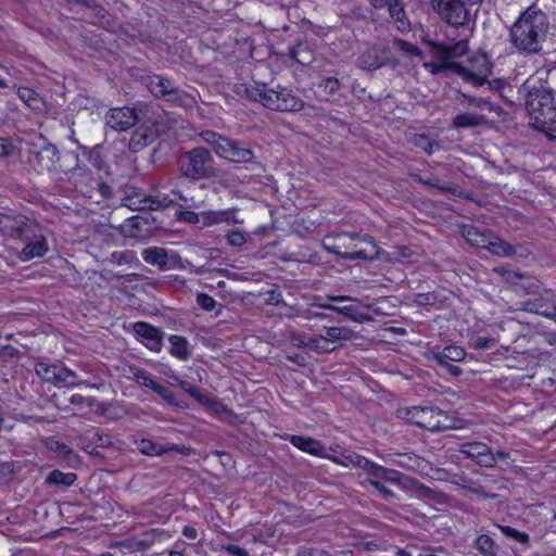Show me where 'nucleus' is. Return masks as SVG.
<instances>
[{
	"label": "nucleus",
	"mask_w": 556,
	"mask_h": 556,
	"mask_svg": "<svg viewBox=\"0 0 556 556\" xmlns=\"http://www.w3.org/2000/svg\"><path fill=\"white\" fill-rule=\"evenodd\" d=\"M53 384L59 388H74L80 386L92 387L86 381L79 380L75 371L64 366H59V369H56L55 380L53 381Z\"/></svg>",
	"instance_id": "nucleus-26"
},
{
	"label": "nucleus",
	"mask_w": 556,
	"mask_h": 556,
	"mask_svg": "<svg viewBox=\"0 0 556 556\" xmlns=\"http://www.w3.org/2000/svg\"><path fill=\"white\" fill-rule=\"evenodd\" d=\"M414 144L428 154L433 153V151L439 148V144L435 141L431 140L426 135L416 136L415 140H414Z\"/></svg>",
	"instance_id": "nucleus-45"
},
{
	"label": "nucleus",
	"mask_w": 556,
	"mask_h": 556,
	"mask_svg": "<svg viewBox=\"0 0 556 556\" xmlns=\"http://www.w3.org/2000/svg\"><path fill=\"white\" fill-rule=\"evenodd\" d=\"M300 316H302L303 318L305 319H325L326 318V315L323 314V313H316V312H313L311 309H306L304 311L302 314H300Z\"/></svg>",
	"instance_id": "nucleus-63"
},
{
	"label": "nucleus",
	"mask_w": 556,
	"mask_h": 556,
	"mask_svg": "<svg viewBox=\"0 0 556 556\" xmlns=\"http://www.w3.org/2000/svg\"><path fill=\"white\" fill-rule=\"evenodd\" d=\"M178 219L181 222H186L189 224H198L201 223L200 214H197L192 211H181L178 213Z\"/></svg>",
	"instance_id": "nucleus-56"
},
{
	"label": "nucleus",
	"mask_w": 556,
	"mask_h": 556,
	"mask_svg": "<svg viewBox=\"0 0 556 556\" xmlns=\"http://www.w3.org/2000/svg\"><path fill=\"white\" fill-rule=\"evenodd\" d=\"M59 366L60 365H49L47 363L40 362L36 364L35 371L37 376H39L42 380L53 383Z\"/></svg>",
	"instance_id": "nucleus-39"
},
{
	"label": "nucleus",
	"mask_w": 556,
	"mask_h": 556,
	"mask_svg": "<svg viewBox=\"0 0 556 556\" xmlns=\"http://www.w3.org/2000/svg\"><path fill=\"white\" fill-rule=\"evenodd\" d=\"M201 405L207 407L223 422L237 425L242 421L239 415L218 400L206 396V402H202Z\"/></svg>",
	"instance_id": "nucleus-22"
},
{
	"label": "nucleus",
	"mask_w": 556,
	"mask_h": 556,
	"mask_svg": "<svg viewBox=\"0 0 556 556\" xmlns=\"http://www.w3.org/2000/svg\"><path fill=\"white\" fill-rule=\"evenodd\" d=\"M476 547L477 549L484 556H495L496 554V547L493 542V540L486 535L482 534L479 535L476 540Z\"/></svg>",
	"instance_id": "nucleus-40"
},
{
	"label": "nucleus",
	"mask_w": 556,
	"mask_h": 556,
	"mask_svg": "<svg viewBox=\"0 0 556 556\" xmlns=\"http://www.w3.org/2000/svg\"><path fill=\"white\" fill-rule=\"evenodd\" d=\"M33 165L38 172H56L60 168V154L58 148L49 142H43L35 152Z\"/></svg>",
	"instance_id": "nucleus-14"
},
{
	"label": "nucleus",
	"mask_w": 556,
	"mask_h": 556,
	"mask_svg": "<svg viewBox=\"0 0 556 556\" xmlns=\"http://www.w3.org/2000/svg\"><path fill=\"white\" fill-rule=\"evenodd\" d=\"M485 118L479 114L462 113L454 117L453 126L456 128H470L482 125Z\"/></svg>",
	"instance_id": "nucleus-32"
},
{
	"label": "nucleus",
	"mask_w": 556,
	"mask_h": 556,
	"mask_svg": "<svg viewBox=\"0 0 556 556\" xmlns=\"http://www.w3.org/2000/svg\"><path fill=\"white\" fill-rule=\"evenodd\" d=\"M529 311L556 321V293L546 292L529 303Z\"/></svg>",
	"instance_id": "nucleus-20"
},
{
	"label": "nucleus",
	"mask_w": 556,
	"mask_h": 556,
	"mask_svg": "<svg viewBox=\"0 0 556 556\" xmlns=\"http://www.w3.org/2000/svg\"><path fill=\"white\" fill-rule=\"evenodd\" d=\"M548 20L545 13L533 8L526 10L510 28V41L520 53L534 54L542 50Z\"/></svg>",
	"instance_id": "nucleus-1"
},
{
	"label": "nucleus",
	"mask_w": 556,
	"mask_h": 556,
	"mask_svg": "<svg viewBox=\"0 0 556 556\" xmlns=\"http://www.w3.org/2000/svg\"><path fill=\"white\" fill-rule=\"evenodd\" d=\"M159 137V131L153 126L141 125L135 129L129 140V149L132 152H139L149 144L153 143Z\"/></svg>",
	"instance_id": "nucleus-19"
},
{
	"label": "nucleus",
	"mask_w": 556,
	"mask_h": 556,
	"mask_svg": "<svg viewBox=\"0 0 556 556\" xmlns=\"http://www.w3.org/2000/svg\"><path fill=\"white\" fill-rule=\"evenodd\" d=\"M138 117L134 109L124 106L109 111L105 116V124L116 131H124L134 126Z\"/></svg>",
	"instance_id": "nucleus-15"
},
{
	"label": "nucleus",
	"mask_w": 556,
	"mask_h": 556,
	"mask_svg": "<svg viewBox=\"0 0 556 556\" xmlns=\"http://www.w3.org/2000/svg\"><path fill=\"white\" fill-rule=\"evenodd\" d=\"M306 346L311 350L327 353L332 351V349L327 346L326 340L323 338V336L309 338L306 342Z\"/></svg>",
	"instance_id": "nucleus-48"
},
{
	"label": "nucleus",
	"mask_w": 556,
	"mask_h": 556,
	"mask_svg": "<svg viewBox=\"0 0 556 556\" xmlns=\"http://www.w3.org/2000/svg\"><path fill=\"white\" fill-rule=\"evenodd\" d=\"M174 203L168 197H153L142 192H135L125 199L124 205L132 211L160 210Z\"/></svg>",
	"instance_id": "nucleus-13"
},
{
	"label": "nucleus",
	"mask_w": 556,
	"mask_h": 556,
	"mask_svg": "<svg viewBox=\"0 0 556 556\" xmlns=\"http://www.w3.org/2000/svg\"><path fill=\"white\" fill-rule=\"evenodd\" d=\"M18 152L17 146L10 138L0 137V159L10 157Z\"/></svg>",
	"instance_id": "nucleus-47"
},
{
	"label": "nucleus",
	"mask_w": 556,
	"mask_h": 556,
	"mask_svg": "<svg viewBox=\"0 0 556 556\" xmlns=\"http://www.w3.org/2000/svg\"><path fill=\"white\" fill-rule=\"evenodd\" d=\"M289 442L299 450L315 456H321L326 453V447L319 441L309 437L293 434L289 437Z\"/></svg>",
	"instance_id": "nucleus-24"
},
{
	"label": "nucleus",
	"mask_w": 556,
	"mask_h": 556,
	"mask_svg": "<svg viewBox=\"0 0 556 556\" xmlns=\"http://www.w3.org/2000/svg\"><path fill=\"white\" fill-rule=\"evenodd\" d=\"M466 356V352L462 346L448 345L442 352H431L428 358L435 361L439 365L450 362H462Z\"/></svg>",
	"instance_id": "nucleus-25"
},
{
	"label": "nucleus",
	"mask_w": 556,
	"mask_h": 556,
	"mask_svg": "<svg viewBox=\"0 0 556 556\" xmlns=\"http://www.w3.org/2000/svg\"><path fill=\"white\" fill-rule=\"evenodd\" d=\"M473 345L476 349H489L494 345V341L486 337H479L475 340Z\"/></svg>",
	"instance_id": "nucleus-60"
},
{
	"label": "nucleus",
	"mask_w": 556,
	"mask_h": 556,
	"mask_svg": "<svg viewBox=\"0 0 556 556\" xmlns=\"http://www.w3.org/2000/svg\"><path fill=\"white\" fill-rule=\"evenodd\" d=\"M491 64L484 55H478L470 60L469 66L459 63L457 75L475 86H482L491 74Z\"/></svg>",
	"instance_id": "nucleus-11"
},
{
	"label": "nucleus",
	"mask_w": 556,
	"mask_h": 556,
	"mask_svg": "<svg viewBox=\"0 0 556 556\" xmlns=\"http://www.w3.org/2000/svg\"><path fill=\"white\" fill-rule=\"evenodd\" d=\"M326 342L336 343L338 341H350L356 338V333L349 327H328L326 336H323Z\"/></svg>",
	"instance_id": "nucleus-31"
},
{
	"label": "nucleus",
	"mask_w": 556,
	"mask_h": 556,
	"mask_svg": "<svg viewBox=\"0 0 556 556\" xmlns=\"http://www.w3.org/2000/svg\"><path fill=\"white\" fill-rule=\"evenodd\" d=\"M130 371L132 374V379H135L141 387L153 390L157 383L146 370L134 367L130 368Z\"/></svg>",
	"instance_id": "nucleus-43"
},
{
	"label": "nucleus",
	"mask_w": 556,
	"mask_h": 556,
	"mask_svg": "<svg viewBox=\"0 0 556 556\" xmlns=\"http://www.w3.org/2000/svg\"><path fill=\"white\" fill-rule=\"evenodd\" d=\"M345 300H348L346 296H329L328 302H319V303H316L315 306L325 308V309L334 311L337 303L343 302Z\"/></svg>",
	"instance_id": "nucleus-57"
},
{
	"label": "nucleus",
	"mask_w": 556,
	"mask_h": 556,
	"mask_svg": "<svg viewBox=\"0 0 556 556\" xmlns=\"http://www.w3.org/2000/svg\"><path fill=\"white\" fill-rule=\"evenodd\" d=\"M77 476L74 472H62L61 470H52L47 477V483L55 485L70 486L74 484Z\"/></svg>",
	"instance_id": "nucleus-35"
},
{
	"label": "nucleus",
	"mask_w": 556,
	"mask_h": 556,
	"mask_svg": "<svg viewBox=\"0 0 556 556\" xmlns=\"http://www.w3.org/2000/svg\"><path fill=\"white\" fill-rule=\"evenodd\" d=\"M201 137L220 157L236 163H248L253 159V152L241 142L229 140L211 130L203 131Z\"/></svg>",
	"instance_id": "nucleus-7"
},
{
	"label": "nucleus",
	"mask_w": 556,
	"mask_h": 556,
	"mask_svg": "<svg viewBox=\"0 0 556 556\" xmlns=\"http://www.w3.org/2000/svg\"><path fill=\"white\" fill-rule=\"evenodd\" d=\"M358 465L368 472V475L371 477L370 480L383 479L386 467L377 465L364 457L359 459Z\"/></svg>",
	"instance_id": "nucleus-42"
},
{
	"label": "nucleus",
	"mask_w": 556,
	"mask_h": 556,
	"mask_svg": "<svg viewBox=\"0 0 556 556\" xmlns=\"http://www.w3.org/2000/svg\"><path fill=\"white\" fill-rule=\"evenodd\" d=\"M418 180L422 185H427V186H430L432 188H435L438 191H440L442 193L451 192V193L455 194L456 191H457L456 187L446 186V185H439L438 182H435V181H433V180H431L429 178L419 177Z\"/></svg>",
	"instance_id": "nucleus-54"
},
{
	"label": "nucleus",
	"mask_w": 556,
	"mask_h": 556,
	"mask_svg": "<svg viewBox=\"0 0 556 556\" xmlns=\"http://www.w3.org/2000/svg\"><path fill=\"white\" fill-rule=\"evenodd\" d=\"M458 452L477 465L485 468L495 466V456L492 450L481 441L465 442L459 444Z\"/></svg>",
	"instance_id": "nucleus-12"
},
{
	"label": "nucleus",
	"mask_w": 556,
	"mask_h": 556,
	"mask_svg": "<svg viewBox=\"0 0 556 556\" xmlns=\"http://www.w3.org/2000/svg\"><path fill=\"white\" fill-rule=\"evenodd\" d=\"M182 534L187 539L195 540L198 538V530L191 526H186L182 529Z\"/></svg>",
	"instance_id": "nucleus-64"
},
{
	"label": "nucleus",
	"mask_w": 556,
	"mask_h": 556,
	"mask_svg": "<svg viewBox=\"0 0 556 556\" xmlns=\"http://www.w3.org/2000/svg\"><path fill=\"white\" fill-rule=\"evenodd\" d=\"M170 353L180 358L187 359L189 357L188 341L180 336H172L169 338Z\"/></svg>",
	"instance_id": "nucleus-36"
},
{
	"label": "nucleus",
	"mask_w": 556,
	"mask_h": 556,
	"mask_svg": "<svg viewBox=\"0 0 556 556\" xmlns=\"http://www.w3.org/2000/svg\"><path fill=\"white\" fill-rule=\"evenodd\" d=\"M235 92L247 100L260 102L271 111L299 112L304 108V101L287 87L268 88L265 84H238Z\"/></svg>",
	"instance_id": "nucleus-2"
},
{
	"label": "nucleus",
	"mask_w": 556,
	"mask_h": 556,
	"mask_svg": "<svg viewBox=\"0 0 556 556\" xmlns=\"http://www.w3.org/2000/svg\"><path fill=\"white\" fill-rule=\"evenodd\" d=\"M54 444H55V446H51V448H54L63 456H68L73 453L72 448L64 443L55 442Z\"/></svg>",
	"instance_id": "nucleus-62"
},
{
	"label": "nucleus",
	"mask_w": 556,
	"mask_h": 556,
	"mask_svg": "<svg viewBox=\"0 0 556 556\" xmlns=\"http://www.w3.org/2000/svg\"><path fill=\"white\" fill-rule=\"evenodd\" d=\"M22 240L25 242V247L20 252V258L23 262L30 261L35 257H41L48 251L47 239L40 233L37 235L34 231Z\"/></svg>",
	"instance_id": "nucleus-17"
},
{
	"label": "nucleus",
	"mask_w": 556,
	"mask_h": 556,
	"mask_svg": "<svg viewBox=\"0 0 556 556\" xmlns=\"http://www.w3.org/2000/svg\"><path fill=\"white\" fill-rule=\"evenodd\" d=\"M136 446L138 451L142 455L147 456H162L167 452L175 451L184 455H189L191 452L190 447H187L185 445H178L175 443H169L167 445H162L160 443H156L150 439H139L135 440Z\"/></svg>",
	"instance_id": "nucleus-16"
},
{
	"label": "nucleus",
	"mask_w": 556,
	"mask_h": 556,
	"mask_svg": "<svg viewBox=\"0 0 556 556\" xmlns=\"http://www.w3.org/2000/svg\"><path fill=\"white\" fill-rule=\"evenodd\" d=\"M437 60V62H425L424 67L431 74H439L443 72H454L457 74L459 63L454 61H446L444 59Z\"/></svg>",
	"instance_id": "nucleus-33"
},
{
	"label": "nucleus",
	"mask_w": 556,
	"mask_h": 556,
	"mask_svg": "<svg viewBox=\"0 0 556 556\" xmlns=\"http://www.w3.org/2000/svg\"><path fill=\"white\" fill-rule=\"evenodd\" d=\"M80 150L87 156L88 161L92 164V166H94L98 169L102 168V160L98 148L89 150L86 147H80Z\"/></svg>",
	"instance_id": "nucleus-50"
},
{
	"label": "nucleus",
	"mask_w": 556,
	"mask_h": 556,
	"mask_svg": "<svg viewBox=\"0 0 556 556\" xmlns=\"http://www.w3.org/2000/svg\"><path fill=\"white\" fill-rule=\"evenodd\" d=\"M178 168L181 176L193 180L216 176L213 156L202 147L182 153L178 159Z\"/></svg>",
	"instance_id": "nucleus-5"
},
{
	"label": "nucleus",
	"mask_w": 556,
	"mask_h": 556,
	"mask_svg": "<svg viewBox=\"0 0 556 556\" xmlns=\"http://www.w3.org/2000/svg\"><path fill=\"white\" fill-rule=\"evenodd\" d=\"M382 53L383 51L376 47L367 49L358 58V66L367 71H375L381 67L386 63V59Z\"/></svg>",
	"instance_id": "nucleus-27"
},
{
	"label": "nucleus",
	"mask_w": 556,
	"mask_h": 556,
	"mask_svg": "<svg viewBox=\"0 0 556 556\" xmlns=\"http://www.w3.org/2000/svg\"><path fill=\"white\" fill-rule=\"evenodd\" d=\"M141 257L152 266H157L162 270L167 269L168 251L163 248H147L141 252Z\"/></svg>",
	"instance_id": "nucleus-29"
},
{
	"label": "nucleus",
	"mask_w": 556,
	"mask_h": 556,
	"mask_svg": "<svg viewBox=\"0 0 556 556\" xmlns=\"http://www.w3.org/2000/svg\"><path fill=\"white\" fill-rule=\"evenodd\" d=\"M526 91V109L533 125L545 132H556V105L551 88L540 84L536 86L531 79L523 84Z\"/></svg>",
	"instance_id": "nucleus-3"
},
{
	"label": "nucleus",
	"mask_w": 556,
	"mask_h": 556,
	"mask_svg": "<svg viewBox=\"0 0 556 556\" xmlns=\"http://www.w3.org/2000/svg\"><path fill=\"white\" fill-rule=\"evenodd\" d=\"M346 301H351L353 303H351L349 305H344V306L336 305L334 312H338V313L344 315L346 318H349L355 323H358V324H363V323L372 320V318L368 314L363 313L357 308V305L355 304L357 302L356 300L348 298Z\"/></svg>",
	"instance_id": "nucleus-30"
},
{
	"label": "nucleus",
	"mask_w": 556,
	"mask_h": 556,
	"mask_svg": "<svg viewBox=\"0 0 556 556\" xmlns=\"http://www.w3.org/2000/svg\"><path fill=\"white\" fill-rule=\"evenodd\" d=\"M177 386L186 393L190 394L198 403L202 404V402H206V395L200 392V390L190 382L179 380Z\"/></svg>",
	"instance_id": "nucleus-46"
},
{
	"label": "nucleus",
	"mask_w": 556,
	"mask_h": 556,
	"mask_svg": "<svg viewBox=\"0 0 556 556\" xmlns=\"http://www.w3.org/2000/svg\"><path fill=\"white\" fill-rule=\"evenodd\" d=\"M500 528H501V531L506 536L513 538L520 543H528V541H529V535L525 532H520L517 529L508 527V526H502Z\"/></svg>",
	"instance_id": "nucleus-51"
},
{
	"label": "nucleus",
	"mask_w": 556,
	"mask_h": 556,
	"mask_svg": "<svg viewBox=\"0 0 556 556\" xmlns=\"http://www.w3.org/2000/svg\"><path fill=\"white\" fill-rule=\"evenodd\" d=\"M469 101V104L470 105H473L480 110H485L488 112H493L495 111V106L494 104L488 100V99H484V98H469L468 99Z\"/></svg>",
	"instance_id": "nucleus-55"
},
{
	"label": "nucleus",
	"mask_w": 556,
	"mask_h": 556,
	"mask_svg": "<svg viewBox=\"0 0 556 556\" xmlns=\"http://www.w3.org/2000/svg\"><path fill=\"white\" fill-rule=\"evenodd\" d=\"M195 301L197 304L206 312H212L216 307V301L206 293H198Z\"/></svg>",
	"instance_id": "nucleus-49"
},
{
	"label": "nucleus",
	"mask_w": 556,
	"mask_h": 556,
	"mask_svg": "<svg viewBox=\"0 0 556 556\" xmlns=\"http://www.w3.org/2000/svg\"><path fill=\"white\" fill-rule=\"evenodd\" d=\"M401 477H402V475L399 471L386 468L384 475H383V480L399 483L401 481Z\"/></svg>",
	"instance_id": "nucleus-61"
},
{
	"label": "nucleus",
	"mask_w": 556,
	"mask_h": 556,
	"mask_svg": "<svg viewBox=\"0 0 556 556\" xmlns=\"http://www.w3.org/2000/svg\"><path fill=\"white\" fill-rule=\"evenodd\" d=\"M229 211H207L200 214L201 223L205 226L217 225L220 223H229L230 220Z\"/></svg>",
	"instance_id": "nucleus-34"
},
{
	"label": "nucleus",
	"mask_w": 556,
	"mask_h": 556,
	"mask_svg": "<svg viewBox=\"0 0 556 556\" xmlns=\"http://www.w3.org/2000/svg\"><path fill=\"white\" fill-rule=\"evenodd\" d=\"M406 419L429 431H441L448 428V425L445 424L446 416L431 407H412L407 409Z\"/></svg>",
	"instance_id": "nucleus-10"
},
{
	"label": "nucleus",
	"mask_w": 556,
	"mask_h": 556,
	"mask_svg": "<svg viewBox=\"0 0 556 556\" xmlns=\"http://www.w3.org/2000/svg\"><path fill=\"white\" fill-rule=\"evenodd\" d=\"M390 16L399 23L397 28L400 30H406L408 28V22L405 18V12L399 0H392L388 2Z\"/></svg>",
	"instance_id": "nucleus-37"
},
{
	"label": "nucleus",
	"mask_w": 556,
	"mask_h": 556,
	"mask_svg": "<svg viewBox=\"0 0 556 556\" xmlns=\"http://www.w3.org/2000/svg\"><path fill=\"white\" fill-rule=\"evenodd\" d=\"M9 219L10 222L3 232L10 236L23 239L27 235L33 233L37 228L36 224L24 215H9Z\"/></svg>",
	"instance_id": "nucleus-21"
},
{
	"label": "nucleus",
	"mask_w": 556,
	"mask_h": 556,
	"mask_svg": "<svg viewBox=\"0 0 556 556\" xmlns=\"http://www.w3.org/2000/svg\"><path fill=\"white\" fill-rule=\"evenodd\" d=\"M394 463L410 470H419L424 462L413 454H400Z\"/></svg>",
	"instance_id": "nucleus-41"
},
{
	"label": "nucleus",
	"mask_w": 556,
	"mask_h": 556,
	"mask_svg": "<svg viewBox=\"0 0 556 556\" xmlns=\"http://www.w3.org/2000/svg\"><path fill=\"white\" fill-rule=\"evenodd\" d=\"M467 49V40L462 39L452 45H435L432 52L437 59L453 61V59L464 55Z\"/></svg>",
	"instance_id": "nucleus-23"
},
{
	"label": "nucleus",
	"mask_w": 556,
	"mask_h": 556,
	"mask_svg": "<svg viewBox=\"0 0 556 556\" xmlns=\"http://www.w3.org/2000/svg\"><path fill=\"white\" fill-rule=\"evenodd\" d=\"M319 88H323L327 94H332L340 88V81L334 77H325L319 84Z\"/></svg>",
	"instance_id": "nucleus-53"
},
{
	"label": "nucleus",
	"mask_w": 556,
	"mask_h": 556,
	"mask_svg": "<svg viewBox=\"0 0 556 556\" xmlns=\"http://www.w3.org/2000/svg\"><path fill=\"white\" fill-rule=\"evenodd\" d=\"M475 3L469 0H431L440 18L454 27H463L469 22V5Z\"/></svg>",
	"instance_id": "nucleus-8"
},
{
	"label": "nucleus",
	"mask_w": 556,
	"mask_h": 556,
	"mask_svg": "<svg viewBox=\"0 0 556 556\" xmlns=\"http://www.w3.org/2000/svg\"><path fill=\"white\" fill-rule=\"evenodd\" d=\"M223 549L230 556H249V553L244 548L235 544L224 545Z\"/></svg>",
	"instance_id": "nucleus-59"
},
{
	"label": "nucleus",
	"mask_w": 556,
	"mask_h": 556,
	"mask_svg": "<svg viewBox=\"0 0 556 556\" xmlns=\"http://www.w3.org/2000/svg\"><path fill=\"white\" fill-rule=\"evenodd\" d=\"M152 391H154L167 404H169L172 406L180 407V408H185L186 407L181 402H179L176 399L175 394L172 391H169L167 388H165L164 386H162L160 383H156Z\"/></svg>",
	"instance_id": "nucleus-44"
},
{
	"label": "nucleus",
	"mask_w": 556,
	"mask_h": 556,
	"mask_svg": "<svg viewBox=\"0 0 556 556\" xmlns=\"http://www.w3.org/2000/svg\"><path fill=\"white\" fill-rule=\"evenodd\" d=\"M70 403L74 405L80 413H84L86 408L100 415H103L106 412V405L104 403L98 402L94 397L91 396L86 397L80 394H73L70 399Z\"/></svg>",
	"instance_id": "nucleus-28"
},
{
	"label": "nucleus",
	"mask_w": 556,
	"mask_h": 556,
	"mask_svg": "<svg viewBox=\"0 0 556 556\" xmlns=\"http://www.w3.org/2000/svg\"><path fill=\"white\" fill-rule=\"evenodd\" d=\"M370 484L377 490L379 491L382 496L384 498H393L394 497V493L388 489L382 482H380L379 480H369Z\"/></svg>",
	"instance_id": "nucleus-58"
},
{
	"label": "nucleus",
	"mask_w": 556,
	"mask_h": 556,
	"mask_svg": "<svg viewBox=\"0 0 556 556\" xmlns=\"http://www.w3.org/2000/svg\"><path fill=\"white\" fill-rule=\"evenodd\" d=\"M463 236L469 244L478 249H488L493 254L500 256H509L515 253L514 247L501 240H490L483 232L473 226H465L463 228Z\"/></svg>",
	"instance_id": "nucleus-9"
},
{
	"label": "nucleus",
	"mask_w": 556,
	"mask_h": 556,
	"mask_svg": "<svg viewBox=\"0 0 556 556\" xmlns=\"http://www.w3.org/2000/svg\"><path fill=\"white\" fill-rule=\"evenodd\" d=\"M17 94L18 98L33 110H38L42 103L39 94L28 87L18 88Z\"/></svg>",
	"instance_id": "nucleus-38"
},
{
	"label": "nucleus",
	"mask_w": 556,
	"mask_h": 556,
	"mask_svg": "<svg viewBox=\"0 0 556 556\" xmlns=\"http://www.w3.org/2000/svg\"><path fill=\"white\" fill-rule=\"evenodd\" d=\"M144 85L155 98L166 102L184 108H191L195 103L191 94L177 87L172 79L165 76L148 75L144 78Z\"/></svg>",
	"instance_id": "nucleus-6"
},
{
	"label": "nucleus",
	"mask_w": 556,
	"mask_h": 556,
	"mask_svg": "<svg viewBox=\"0 0 556 556\" xmlns=\"http://www.w3.org/2000/svg\"><path fill=\"white\" fill-rule=\"evenodd\" d=\"M227 242L232 247H241L247 242V236L240 230H229L227 236Z\"/></svg>",
	"instance_id": "nucleus-52"
},
{
	"label": "nucleus",
	"mask_w": 556,
	"mask_h": 556,
	"mask_svg": "<svg viewBox=\"0 0 556 556\" xmlns=\"http://www.w3.org/2000/svg\"><path fill=\"white\" fill-rule=\"evenodd\" d=\"M324 247L345 260H374L378 255V248L371 237L354 232L328 236Z\"/></svg>",
	"instance_id": "nucleus-4"
},
{
	"label": "nucleus",
	"mask_w": 556,
	"mask_h": 556,
	"mask_svg": "<svg viewBox=\"0 0 556 556\" xmlns=\"http://www.w3.org/2000/svg\"><path fill=\"white\" fill-rule=\"evenodd\" d=\"M135 333L142 340V343L151 351L159 352L162 348V332L143 321L134 324Z\"/></svg>",
	"instance_id": "nucleus-18"
}]
</instances>
